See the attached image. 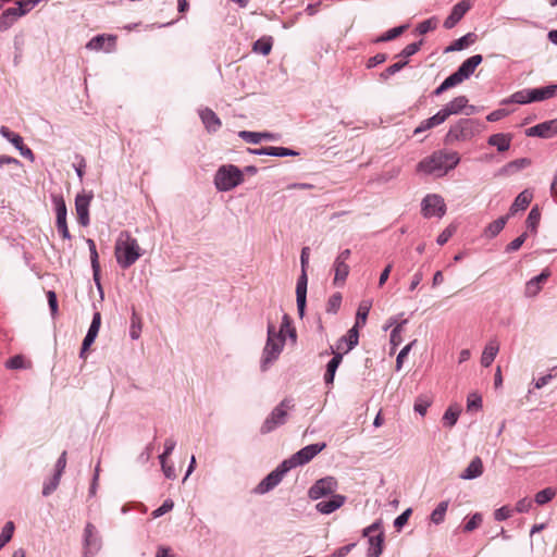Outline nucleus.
I'll return each instance as SVG.
<instances>
[{"label":"nucleus","instance_id":"1","mask_svg":"<svg viewBox=\"0 0 557 557\" xmlns=\"http://www.w3.org/2000/svg\"><path fill=\"white\" fill-rule=\"evenodd\" d=\"M459 162L460 156L457 151L441 149L422 159L417 164V172L435 177H443L449 171L454 170Z\"/></svg>","mask_w":557,"mask_h":557},{"label":"nucleus","instance_id":"2","mask_svg":"<svg viewBox=\"0 0 557 557\" xmlns=\"http://www.w3.org/2000/svg\"><path fill=\"white\" fill-rule=\"evenodd\" d=\"M143 255L138 240L128 231H122L114 246V256L120 268H131Z\"/></svg>","mask_w":557,"mask_h":557},{"label":"nucleus","instance_id":"3","mask_svg":"<svg viewBox=\"0 0 557 557\" xmlns=\"http://www.w3.org/2000/svg\"><path fill=\"white\" fill-rule=\"evenodd\" d=\"M267 335V342L260 360L262 371H267L270 366L278 359L285 345V337L276 333V329L272 323L268 324Z\"/></svg>","mask_w":557,"mask_h":557},{"label":"nucleus","instance_id":"4","mask_svg":"<svg viewBox=\"0 0 557 557\" xmlns=\"http://www.w3.org/2000/svg\"><path fill=\"white\" fill-rule=\"evenodd\" d=\"M480 132V124L472 119H460L457 123L450 126L445 136L446 144L455 141H466L474 137Z\"/></svg>","mask_w":557,"mask_h":557},{"label":"nucleus","instance_id":"5","mask_svg":"<svg viewBox=\"0 0 557 557\" xmlns=\"http://www.w3.org/2000/svg\"><path fill=\"white\" fill-rule=\"evenodd\" d=\"M244 182L243 172L235 165H222L214 176V185L219 191H228Z\"/></svg>","mask_w":557,"mask_h":557},{"label":"nucleus","instance_id":"6","mask_svg":"<svg viewBox=\"0 0 557 557\" xmlns=\"http://www.w3.org/2000/svg\"><path fill=\"white\" fill-rule=\"evenodd\" d=\"M294 400L292 398L283 399L269 414L261 425V433L267 434L283 425L288 416V411L294 408Z\"/></svg>","mask_w":557,"mask_h":557},{"label":"nucleus","instance_id":"7","mask_svg":"<svg viewBox=\"0 0 557 557\" xmlns=\"http://www.w3.org/2000/svg\"><path fill=\"white\" fill-rule=\"evenodd\" d=\"M309 253H310L309 247H304L301 249V253H300L301 274L298 277L297 285H296V302H297L298 313L300 317H304V314H305V308H306V301H307V284H308L307 267H308V262H309Z\"/></svg>","mask_w":557,"mask_h":557},{"label":"nucleus","instance_id":"8","mask_svg":"<svg viewBox=\"0 0 557 557\" xmlns=\"http://www.w3.org/2000/svg\"><path fill=\"white\" fill-rule=\"evenodd\" d=\"M362 535L368 537L369 548L367 556L379 557L382 554L384 542L382 522L380 520L373 522L371 525L363 530Z\"/></svg>","mask_w":557,"mask_h":557},{"label":"nucleus","instance_id":"9","mask_svg":"<svg viewBox=\"0 0 557 557\" xmlns=\"http://www.w3.org/2000/svg\"><path fill=\"white\" fill-rule=\"evenodd\" d=\"M325 447V443H315L307 445L297 453H295L290 458L284 460V466H287L290 470L298 466H304L311 461Z\"/></svg>","mask_w":557,"mask_h":557},{"label":"nucleus","instance_id":"10","mask_svg":"<svg viewBox=\"0 0 557 557\" xmlns=\"http://www.w3.org/2000/svg\"><path fill=\"white\" fill-rule=\"evenodd\" d=\"M421 211L425 218H442L446 212V205L440 195L430 194L423 198L421 202Z\"/></svg>","mask_w":557,"mask_h":557},{"label":"nucleus","instance_id":"11","mask_svg":"<svg viewBox=\"0 0 557 557\" xmlns=\"http://www.w3.org/2000/svg\"><path fill=\"white\" fill-rule=\"evenodd\" d=\"M338 487L337 480L334 476H325L318 480L308 491L311 499L317 500L327 495H335Z\"/></svg>","mask_w":557,"mask_h":557},{"label":"nucleus","instance_id":"12","mask_svg":"<svg viewBox=\"0 0 557 557\" xmlns=\"http://www.w3.org/2000/svg\"><path fill=\"white\" fill-rule=\"evenodd\" d=\"M290 469L287 466H284V461L272 472H270L255 488L257 494H265L273 490L276 485L281 483L284 475Z\"/></svg>","mask_w":557,"mask_h":557},{"label":"nucleus","instance_id":"13","mask_svg":"<svg viewBox=\"0 0 557 557\" xmlns=\"http://www.w3.org/2000/svg\"><path fill=\"white\" fill-rule=\"evenodd\" d=\"M101 548V539L94 524L87 523L84 532V557H92Z\"/></svg>","mask_w":557,"mask_h":557},{"label":"nucleus","instance_id":"14","mask_svg":"<svg viewBox=\"0 0 557 557\" xmlns=\"http://www.w3.org/2000/svg\"><path fill=\"white\" fill-rule=\"evenodd\" d=\"M351 255L350 249H344L338 253L333 263L334 270V284L343 285L349 274V265L347 264V260Z\"/></svg>","mask_w":557,"mask_h":557},{"label":"nucleus","instance_id":"15","mask_svg":"<svg viewBox=\"0 0 557 557\" xmlns=\"http://www.w3.org/2000/svg\"><path fill=\"white\" fill-rule=\"evenodd\" d=\"M53 202H54L55 215H57V221H55L57 230L64 239H70L71 234H70L67 223H66L67 210H66L65 201L61 196H55V197H53Z\"/></svg>","mask_w":557,"mask_h":557},{"label":"nucleus","instance_id":"16","mask_svg":"<svg viewBox=\"0 0 557 557\" xmlns=\"http://www.w3.org/2000/svg\"><path fill=\"white\" fill-rule=\"evenodd\" d=\"M92 199V194L77 195L75 198V209L77 213V221L81 225L87 226L89 224V205Z\"/></svg>","mask_w":557,"mask_h":557},{"label":"nucleus","instance_id":"17","mask_svg":"<svg viewBox=\"0 0 557 557\" xmlns=\"http://www.w3.org/2000/svg\"><path fill=\"white\" fill-rule=\"evenodd\" d=\"M469 10L470 3L467 0L458 2L453 7L449 15L445 18L443 26L446 29L454 28Z\"/></svg>","mask_w":557,"mask_h":557},{"label":"nucleus","instance_id":"18","mask_svg":"<svg viewBox=\"0 0 557 557\" xmlns=\"http://www.w3.org/2000/svg\"><path fill=\"white\" fill-rule=\"evenodd\" d=\"M528 136L549 138L557 133V121H548L536 124L527 129Z\"/></svg>","mask_w":557,"mask_h":557},{"label":"nucleus","instance_id":"19","mask_svg":"<svg viewBox=\"0 0 557 557\" xmlns=\"http://www.w3.org/2000/svg\"><path fill=\"white\" fill-rule=\"evenodd\" d=\"M346 502V497L339 494L332 495L330 499L321 500L315 505L317 511L322 515H330L341 508Z\"/></svg>","mask_w":557,"mask_h":557},{"label":"nucleus","instance_id":"20","mask_svg":"<svg viewBox=\"0 0 557 557\" xmlns=\"http://www.w3.org/2000/svg\"><path fill=\"white\" fill-rule=\"evenodd\" d=\"M550 276L549 270L545 269L543 270L539 275L534 276L525 284V290L524 294L527 297H534L536 296L541 289L542 284L547 281V278Z\"/></svg>","mask_w":557,"mask_h":557},{"label":"nucleus","instance_id":"21","mask_svg":"<svg viewBox=\"0 0 557 557\" xmlns=\"http://www.w3.org/2000/svg\"><path fill=\"white\" fill-rule=\"evenodd\" d=\"M467 104L468 98L466 96H458L445 104L440 112L446 121L450 115L460 113L465 108H467Z\"/></svg>","mask_w":557,"mask_h":557},{"label":"nucleus","instance_id":"22","mask_svg":"<svg viewBox=\"0 0 557 557\" xmlns=\"http://www.w3.org/2000/svg\"><path fill=\"white\" fill-rule=\"evenodd\" d=\"M199 115L208 132L214 133L221 127V120L211 109H201Z\"/></svg>","mask_w":557,"mask_h":557},{"label":"nucleus","instance_id":"23","mask_svg":"<svg viewBox=\"0 0 557 557\" xmlns=\"http://www.w3.org/2000/svg\"><path fill=\"white\" fill-rule=\"evenodd\" d=\"M482 60L483 58L481 54H474L465 60L458 67L457 72L463 79H467L474 73L475 69L481 64Z\"/></svg>","mask_w":557,"mask_h":557},{"label":"nucleus","instance_id":"24","mask_svg":"<svg viewBox=\"0 0 557 557\" xmlns=\"http://www.w3.org/2000/svg\"><path fill=\"white\" fill-rule=\"evenodd\" d=\"M115 38L112 36L106 37L104 35H98L90 39L86 47L90 50H106L107 52L111 51L114 47Z\"/></svg>","mask_w":557,"mask_h":557},{"label":"nucleus","instance_id":"25","mask_svg":"<svg viewBox=\"0 0 557 557\" xmlns=\"http://www.w3.org/2000/svg\"><path fill=\"white\" fill-rule=\"evenodd\" d=\"M499 351V343L496 338H492L484 347L481 357V364L485 368L490 367Z\"/></svg>","mask_w":557,"mask_h":557},{"label":"nucleus","instance_id":"26","mask_svg":"<svg viewBox=\"0 0 557 557\" xmlns=\"http://www.w3.org/2000/svg\"><path fill=\"white\" fill-rule=\"evenodd\" d=\"M359 341V331L356 326H352L345 336H342L337 343L336 348L338 350L344 349V344L346 345V348L344 352L350 351L355 346L358 345Z\"/></svg>","mask_w":557,"mask_h":557},{"label":"nucleus","instance_id":"27","mask_svg":"<svg viewBox=\"0 0 557 557\" xmlns=\"http://www.w3.org/2000/svg\"><path fill=\"white\" fill-rule=\"evenodd\" d=\"M483 473V462L480 457H474L468 467L459 474L462 480H473Z\"/></svg>","mask_w":557,"mask_h":557},{"label":"nucleus","instance_id":"28","mask_svg":"<svg viewBox=\"0 0 557 557\" xmlns=\"http://www.w3.org/2000/svg\"><path fill=\"white\" fill-rule=\"evenodd\" d=\"M331 354H333V358L327 362L326 371L324 374V381L327 385L333 384L336 370L343 360V354L335 352L332 347H331Z\"/></svg>","mask_w":557,"mask_h":557},{"label":"nucleus","instance_id":"29","mask_svg":"<svg viewBox=\"0 0 557 557\" xmlns=\"http://www.w3.org/2000/svg\"><path fill=\"white\" fill-rule=\"evenodd\" d=\"M532 102L534 101H543L549 98H553L557 95V84L548 85L542 88L530 89Z\"/></svg>","mask_w":557,"mask_h":557},{"label":"nucleus","instance_id":"30","mask_svg":"<svg viewBox=\"0 0 557 557\" xmlns=\"http://www.w3.org/2000/svg\"><path fill=\"white\" fill-rule=\"evenodd\" d=\"M487 143L496 147L499 152H504L510 148L511 136L509 134L497 133L490 136Z\"/></svg>","mask_w":557,"mask_h":557},{"label":"nucleus","instance_id":"31","mask_svg":"<svg viewBox=\"0 0 557 557\" xmlns=\"http://www.w3.org/2000/svg\"><path fill=\"white\" fill-rule=\"evenodd\" d=\"M475 40L473 33H468L465 36L453 41L448 47L445 48V52L461 51L472 45Z\"/></svg>","mask_w":557,"mask_h":557},{"label":"nucleus","instance_id":"32","mask_svg":"<svg viewBox=\"0 0 557 557\" xmlns=\"http://www.w3.org/2000/svg\"><path fill=\"white\" fill-rule=\"evenodd\" d=\"M444 122H445V119L443 117L442 113L438 111L433 116H431L426 120H423L419 124V126L416 127V129L413 131V134L418 135V134L429 131L437 125H441Z\"/></svg>","mask_w":557,"mask_h":557},{"label":"nucleus","instance_id":"33","mask_svg":"<svg viewBox=\"0 0 557 557\" xmlns=\"http://www.w3.org/2000/svg\"><path fill=\"white\" fill-rule=\"evenodd\" d=\"M532 200V194L528 190H523L520 193L515 199L513 203L510 207V212L513 214L519 210H525Z\"/></svg>","mask_w":557,"mask_h":557},{"label":"nucleus","instance_id":"34","mask_svg":"<svg viewBox=\"0 0 557 557\" xmlns=\"http://www.w3.org/2000/svg\"><path fill=\"white\" fill-rule=\"evenodd\" d=\"M273 46V38L271 36H264L256 40L252 46V51L262 55H268Z\"/></svg>","mask_w":557,"mask_h":557},{"label":"nucleus","instance_id":"35","mask_svg":"<svg viewBox=\"0 0 557 557\" xmlns=\"http://www.w3.org/2000/svg\"><path fill=\"white\" fill-rule=\"evenodd\" d=\"M507 219V216H500L490 223L484 231L485 236L490 238L497 236L504 230Z\"/></svg>","mask_w":557,"mask_h":557},{"label":"nucleus","instance_id":"36","mask_svg":"<svg viewBox=\"0 0 557 557\" xmlns=\"http://www.w3.org/2000/svg\"><path fill=\"white\" fill-rule=\"evenodd\" d=\"M370 309H371V301L363 300L360 302L358 310H357L356 322H355L354 326L359 329L360 326H363L366 324Z\"/></svg>","mask_w":557,"mask_h":557},{"label":"nucleus","instance_id":"37","mask_svg":"<svg viewBox=\"0 0 557 557\" xmlns=\"http://www.w3.org/2000/svg\"><path fill=\"white\" fill-rule=\"evenodd\" d=\"M448 506H449L448 500L441 502L436 506V508L432 511L431 517H430L431 521L435 524H441L445 519V515L448 509Z\"/></svg>","mask_w":557,"mask_h":557},{"label":"nucleus","instance_id":"38","mask_svg":"<svg viewBox=\"0 0 557 557\" xmlns=\"http://www.w3.org/2000/svg\"><path fill=\"white\" fill-rule=\"evenodd\" d=\"M0 134L8 141H10L16 149H17L18 146H21L24 143L22 136H20L17 133L12 132L7 126H1L0 127Z\"/></svg>","mask_w":557,"mask_h":557},{"label":"nucleus","instance_id":"39","mask_svg":"<svg viewBox=\"0 0 557 557\" xmlns=\"http://www.w3.org/2000/svg\"><path fill=\"white\" fill-rule=\"evenodd\" d=\"M406 28H407L406 25L391 28L387 32H385L383 35L377 37L375 39V42H384V41L393 40V39L397 38L398 36H400L405 32Z\"/></svg>","mask_w":557,"mask_h":557},{"label":"nucleus","instance_id":"40","mask_svg":"<svg viewBox=\"0 0 557 557\" xmlns=\"http://www.w3.org/2000/svg\"><path fill=\"white\" fill-rule=\"evenodd\" d=\"M460 414L459 408H454L450 406L443 416L444 425L451 428L457 423L458 417Z\"/></svg>","mask_w":557,"mask_h":557},{"label":"nucleus","instance_id":"41","mask_svg":"<svg viewBox=\"0 0 557 557\" xmlns=\"http://www.w3.org/2000/svg\"><path fill=\"white\" fill-rule=\"evenodd\" d=\"M531 92L530 89H522L519 91H516L511 95L510 99L506 102H512V103H519V104H525L532 102V99H530Z\"/></svg>","mask_w":557,"mask_h":557},{"label":"nucleus","instance_id":"42","mask_svg":"<svg viewBox=\"0 0 557 557\" xmlns=\"http://www.w3.org/2000/svg\"><path fill=\"white\" fill-rule=\"evenodd\" d=\"M407 322H408V320L404 319L398 324H396V326L392 330V332H391V344L394 347H396V346L401 344V342H403L401 333H403V330H404V325L407 324Z\"/></svg>","mask_w":557,"mask_h":557},{"label":"nucleus","instance_id":"43","mask_svg":"<svg viewBox=\"0 0 557 557\" xmlns=\"http://www.w3.org/2000/svg\"><path fill=\"white\" fill-rule=\"evenodd\" d=\"M86 243L88 245L89 252H90V262H91L92 272H99L100 271V264H99V256H98V252H97L96 244L90 238H88L86 240Z\"/></svg>","mask_w":557,"mask_h":557},{"label":"nucleus","instance_id":"44","mask_svg":"<svg viewBox=\"0 0 557 557\" xmlns=\"http://www.w3.org/2000/svg\"><path fill=\"white\" fill-rule=\"evenodd\" d=\"M556 495V491L552 487L544 488L536 493L535 503L537 505H545L550 502Z\"/></svg>","mask_w":557,"mask_h":557},{"label":"nucleus","instance_id":"45","mask_svg":"<svg viewBox=\"0 0 557 557\" xmlns=\"http://www.w3.org/2000/svg\"><path fill=\"white\" fill-rule=\"evenodd\" d=\"M14 532V523L8 521L0 533V549L11 541Z\"/></svg>","mask_w":557,"mask_h":557},{"label":"nucleus","instance_id":"46","mask_svg":"<svg viewBox=\"0 0 557 557\" xmlns=\"http://www.w3.org/2000/svg\"><path fill=\"white\" fill-rule=\"evenodd\" d=\"M5 367L11 370H18L28 368L29 363L25 361L23 356L16 355L5 362Z\"/></svg>","mask_w":557,"mask_h":557},{"label":"nucleus","instance_id":"47","mask_svg":"<svg viewBox=\"0 0 557 557\" xmlns=\"http://www.w3.org/2000/svg\"><path fill=\"white\" fill-rule=\"evenodd\" d=\"M431 406V400L425 396H420L416 399L413 409L420 416H424L428 411V408Z\"/></svg>","mask_w":557,"mask_h":557},{"label":"nucleus","instance_id":"48","mask_svg":"<svg viewBox=\"0 0 557 557\" xmlns=\"http://www.w3.org/2000/svg\"><path fill=\"white\" fill-rule=\"evenodd\" d=\"M60 480L61 475L53 474V476L48 482H45L42 487V495L49 496L50 494H52L59 486Z\"/></svg>","mask_w":557,"mask_h":557},{"label":"nucleus","instance_id":"49","mask_svg":"<svg viewBox=\"0 0 557 557\" xmlns=\"http://www.w3.org/2000/svg\"><path fill=\"white\" fill-rule=\"evenodd\" d=\"M530 163H531V161L529 159H527V158L517 159L515 161L509 162L503 169V171H506V172L518 171V170H521V169H524V168L529 166Z\"/></svg>","mask_w":557,"mask_h":557},{"label":"nucleus","instance_id":"50","mask_svg":"<svg viewBox=\"0 0 557 557\" xmlns=\"http://www.w3.org/2000/svg\"><path fill=\"white\" fill-rule=\"evenodd\" d=\"M342 304V295L339 293L333 294L327 301L326 311L329 313H336Z\"/></svg>","mask_w":557,"mask_h":557},{"label":"nucleus","instance_id":"51","mask_svg":"<svg viewBox=\"0 0 557 557\" xmlns=\"http://www.w3.org/2000/svg\"><path fill=\"white\" fill-rule=\"evenodd\" d=\"M41 0H18L15 2L16 10L22 12L23 15L28 13L30 10L35 8Z\"/></svg>","mask_w":557,"mask_h":557},{"label":"nucleus","instance_id":"52","mask_svg":"<svg viewBox=\"0 0 557 557\" xmlns=\"http://www.w3.org/2000/svg\"><path fill=\"white\" fill-rule=\"evenodd\" d=\"M407 61H399L392 65H389L383 73H381L382 79H388L392 75L399 72L403 67L407 65Z\"/></svg>","mask_w":557,"mask_h":557},{"label":"nucleus","instance_id":"53","mask_svg":"<svg viewBox=\"0 0 557 557\" xmlns=\"http://www.w3.org/2000/svg\"><path fill=\"white\" fill-rule=\"evenodd\" d=\"M100 325H101V314H100V312L96 311L92 315V321L89 325L87 335L96 338L99 333Z\"/></svg>","mask_w":557,"mask_h":557},{"label":"nucleus","instance_id":"54","mask_svg":"<svg viewBox=\"0 0 557 557\" xmlns=\"http://www.w3.org/2000/svg\"><path fill=\"white\" fill-rule=\"evenodd\" d=\"M270 153L272 157H294L299 154L297 151L293 149L274 146H270Z\"/></svg>","mask_w":557,"mask_h":557},{"label":"nucleus","instance_id":"55","mask_svg":"<svg viewBox=\"0 0 557 557\" xmlns=\"http://www.w3.org/2000/svg\"><path fill=\"white\" fill-rule=\"evenodd\" d=\"M483 521V517L481 513H474L463 525L465 532H472L475 530Z\"/></svg>","mask_w":557,"mask_h":557},{"label":"nucleus","instance_id":"56","mask_svg":"<svg viewBox=\"0 0 557 557\" xmlns=\"http://www.w3.org/2000/svg\"><path fill=\"white\" fill-rule=\"evenodd\" d=\"M173 507H174L173 500L165 499L159 508H157L152 511V513H151L152 518L157 519V518L165 515L166 512L171 511L173 509Z\"/></svg>","mask_w":557,"mask_h":557},{"label":"nucleus","instance_id":"57","mask_svg":"<svg viewBox=\"0 0 557 557\" xmlns=\"http://www.w3.org/2000/svg\"><path fill=\"white\" fill-rule=\"evenodd\" d=\"M436 28V20L435 18H429V20H425L423 22H421L418 26H417V32L420 34V35H424L433 29Z\"/></svg>","mask_w":557,"mask_h":557},{"label":"nucleus","instance_id":"58","mask_svg":"<svg viewBox=\"0 0 557 557\" xmlns=\"http://www.w3.org/2000/svg\"><path fill=\"white\" fill-rule=\"evenodd\" d=\"M238 136L244 139L246 143L249 144H259L260 140V133L257 132H250V131H240Z\"/></svg>","mask_w":557,"mask_h":557},{"label":"nucleus","instance_id":"59","mask_svg":"<svg viewBox=\"0 0 557 557\" xmlns=\"http://www.w3.org/2000/svg\"><path fill=\"white\" fill-rule=\"evenodd\" d=\"M421 45H422V41L412 42V44L407 45L401 50V52L398 54V57L406 59V58L413 55L414 53H417L420 50Z\"/></svg>","mask_w":557,"mask_h":557},{"label":"nucleus","instance_id":"60","mask_svg":"<svg viewBox=\"0 0 557 557\" xmlns=\"http://www.w3.org/2000/svg\"><path fill=\"white\" fill-rule=\"evenodd\" d=\"M416 343V341L407 344L398 354L396 358V370L399 371L403 367L404 359L408 356L409 351L411 350L412 345Z\"/></svg>","mask_w":557,"mask_h":557},{"label":"nucleus","instance_id":"61","mask_svg":"<svg viewBox=\"0 0 557 557\" xmlns=\"http://www.w3.org/2000/svg\"><path fill=\"white\" fill-rule=\"evenodd\" d=\"M527 236H528L527 233H523L520 236H518L517 238H515L512 242H510L507 245L506 251L507 252L517 251L523 245V243L525 242Z\"/></svg>","mask_w":557,"mask_h":557},{"label":"nucleus","instance_id":"62","mask_svg":"<svg viewBox=\"0 0 557 557\" xmlns=\"http://www.w3.org/2000/svg\"><path fill=\"white\" fill-rule=\"evenodd\" d=\"M465 79L459 75V73L456 71L451 75H449L447 78L444 79L443 84L447 89L457 86L458 84L462 83Z\"/></svg>","mask_w":557,"mask_h":557},{"label":"nucleus","instance_id":"63","mask_svg":"<svg viewBox=\"0 0 557 557\" xmlns=\"http://www.w3.org/2000/svg\"><path fill=\"white\" fill-rule=\"evenodd\" d=\"M512 515V510L508 506H503L495 510L494 518L497 521H503L510 518Z\"/></svg>","mask_w":557,"mask_h":557},{"label":"nucleus","instance_id":"64","mask_svg":"<svg viewBox=\"0 0 557 557\" xmlns=\"http://www.w3.org/2000/svg\"><path fill=\"white\" fill-rule=\"evenodd\" d=\"M482 407V398L476 394H471L468 397L467 408L468 410H479Z\"/></svg>","mask_w":557,"mask_h":557}]
</instances>
